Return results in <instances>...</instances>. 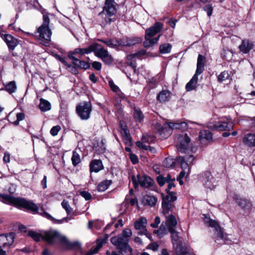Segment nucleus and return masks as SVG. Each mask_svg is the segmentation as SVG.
<instances>
[{"label": "nucleus", "mask_w": 255, "mask_h": 255, "mask_svg": "<svg viewBox=\"0 0 255 255\" xmlns=\"http://www.w3.org/2000/svg\"><path fill=\"white\" fill-rule=\"evenodd\" d=\"M113 245L119 250L120 253H126L128 251L132 252V249L128 245V240L120 236H115L111 239Z\"/></svg>", "instance_id": "0eeeda50"}, {"label": "nucleus", "mask_w": 255, "mask_h": 255, "mask_svg": "<svg viewBox=\"0 0 255 255\" xmlns=\"http://www.w3.org/2000/svg\"><path fill=\"white\" fill-rule=\"evenodd\" d=\"M194 160L192 155H186L185 156H179L177 158V162L179 163L181 168L189 169L190 165Z\"/></svg>", "instance_id": "f3484780"}, {"label": "nucleus", "mask_w": 255, "mask_h": 255, "mask_svg": "<svg viewBox=\"0 0 255 255\" xmlns=\"http://www.w3.org/2000/svg\"><path fill=\"white\" fill-rule=\"evenodd\" d=\"M103 246V241L100 240H97V246L92 248L90 251L86 254V255H93L98 253L99 250Z\"/></svg>", "instance_id": "c03bdc74"}, {"label": "nucleus", "mask_w": 255, "mask_h": 255, "mask_svg": "<svg viewBox=\"0 0 255 255\" xmlns=\"http://www.w3.org/2000/svg\"><path fill=\"white\" fill-rule=\"evenodd\" d=\"M199 180L202 182L205 188L207 189L212 190L216 186L215 179L209 171L202 173L199 177Z\"/></svg>", "instance_id": "9b49d317"}, {"label": "nucleus", "mask_w": 255, "mask_h": 255, "mask_svg": "<svg viewBox=\"0 0 255 255\" xmlns=\"http://www.w3.org/2000/svg\"><path fill=\"white\" fill-rule=\"evenodd\" d=\"M254 46V43L248 39H244L242 40L239 48L242 53L247 54L253 48Z\"/></svg>", "instance_id": "aec40b11"}, {"label": "nucleus", "mask_w": 255, "mask_h": 255, "mask_svg": "<svg viewBox=\"0 0 255 255\" xmlns=\"http://www.w3.org/2000/svg\"><path fill=\"white\" fill-rule=\"evenodd\" d=\"M90 168L91 172H98L102 170L104 167L101 160L94 159L90 162Z\"/></svg>", "instance_id": "b1692460"}, {"label": "nucleus", "mask_w": 255, "mask_h": 255, "mask_svg": "<svg viewBox=\"0 0 255 255\" xmlns=\"http://www.w3.org/2000/svg\"><path fill=\"white\" fill-rule=\"evenodd\" d=\"M198 75L199 74L195 73L190 81L187 83L186 85V90L187 91H190L196 89L197 85Z\"/></svg>", "instance_id": "7c9ffc66"}, {"label": "nucleus", "mask_w": 255, "mask_h": 255, "mask_svg": "<svg viewBox=\"0 0 255 255\" xmlns=\"http://www.w3.org/2000/svg\"><path fill=\"white\" fill-rule=\"evenodd\" d=\"M71 160L74 166H76L81 162L80 156L75 150L73 151Z\"/></svg>", "instance_id": "a18cd8bd"}, {"label": "nucleus", "mask_w": 255, "mask_h": 255, "mask_svg": "<svg viewBox=\"0 0 255 255\" xmlns=\"http://www.w3.org/2000/svg\"><path fill=\"white\" fill-rule=\"evenodd\" d=\"M76 67L72 66L71 64H69L66 66V69H68L71 73L76 75L78 73V71Z\"/></svg>", "instance_id": "bf43d9fd"}, {"label": "nucleus", "mask_w": 255, "mask_h": 255, "mask_svg": "<svg viewBox=\"0 0 255 255\" xmlns=\"http://www.w3.org/2000/svg\"><path fill=\"white\" fill-rule=\"evenodd\" d=\"M146 54V51L145 50H139V51H138L136 53H135L133 54H131V55H129L128 58H133V57H138V58H139L144 55H145Z\"/></svg>", "instance_id": "603ef678"}, {"label": "nucleus", "mask_w": 255, "mask_h": 255, "mask_svg": "<svg viewBox=\"0 0 255 255\" xmlns=\"http://www.w3.org/2000/svg\"><path fill=\"white\" fill-rule=\"evenodd\" d=\"M178 150L181 152H185L190 147V138L186 133L180 135L178 138Z\"/></svg>", "instance_id": "4468645a"}, {"label": "nucleus", "mask_w": 255, "mask_h": 255, "mask_svg": "<svg viewBox=\"0 0 255 255\" xmlns=\"http://www.w3.org/2000/svg\"><path fill=\"white\" fill-rule=\"evenodd\" d=\"M168 183V185L167 188L166 189V191L167 194V195H169V194L171 195V193H173L174 195H176V193L175 192L170 191V189L172 188L175 187V185L174 183L173 182V181L169 182Z\"/></svg>", "instance_id": "052dcab7"}, {"label": "nucleus", "mask_w": 255, "mask_h": 255, "mask_svg": "<svg viewBox=\"0 0 255 255\" xmlns=\"http://www.w3.org/2000/svg\"><path fill=\"white\" fill-rule=\"evenodd\" d=\"M165 221L164 223L166 225L168 231H173L177 224V221L174 214L164 215Z\"/></svg>", "instance_id": "a211bd4d"}, {"label": "nucleus", "mask_w": 255, "mask_h": 255, "mask_svg": "<svg viewBox=\"0 0 255 255\" xmlns=\"http://www.w3.org/2000/svg\"><path fill=\"white\" fill-rule=\"evenodd\" d=\"M17 89V86L14 81H12L4 85V90L9 94L14 93Z\"/></svg>", "instance_id": "e433bc0d"}, {"label": "nucleus", "mask_w": 255, "mask_h": 255, "mask_svg": "<svg viewBox=\"0 0 255 255\" xmlns=\"http://www.w3.org/2000/svg\"><path fill=\"white\" fill-rule=\"evenodd\" d=\"M133 116L135 121L141 123L144 119V115L139 108L134 107L133 108Z\"/></svg>", "instance_id": "473e14b6"}, {"label": "nucleus", "mask_w": 255, "mask_h": 255, "mask_svg": "<svg viewBox=\"0 0 255 255\" xmlns=\"http://www.w3.org/2000/svg\"><path fill=\"white\" fill-rule=\"evenodd\" d=\"M61 205L65 210L68 215L71 214L73 212V209L70 207L68 201L63 200L61 203Z\"/></svg>", "instance_id": "de8ad7c7"}, {"label": "nucleus", "mask_w": 255, "mask_h": 255, "mask_svg": "<svg viewBox=\"0 0 255 255\" xmlns=\"http://www.w3.org/2000/svg\"><path fill=\"white\" fill-rule=\"evenodd\" d=\"M157 85V81L156 79L152 77L151 79H149L148 82V86L150 89H153L156 87Z\"/></svg>", "instance_id": "4d7b16f0"}, {"label": "nucleus", "mask_w": 255, "mask_h": 255, "mask_svg": "<svg viewBox=\"0 0 255 255\" xmlns=\"http://www.w3.org/2000/svg\"><path fill=\"white\" fill-rule=\"evenodd\" d=\"M139 230V231L138 233V234L139 235H141V236L145 235L147 238H148L149 239L150 238L151 234L149 233H148V232L147 231L146 228Z\"/></svg>", "instance_id": "0e129e2a"}, {"label": "nucleus", "mask_w": 255, "mask_h": 255, "mask_svg": "<svg viewBox=\"0 0 255 255\" xmlns=\"http://www.w3.org/2000/svg\"><path fill=\"white\" fill-rule=\"evenodd\" d=\"M137 181L140 186L148 188L153 185V180L146 175H137Z\"/></svg>", "instance_id": "6ab92c4d"}, {"label": "nucleus", "mask_w": 255, "mask_h": 255, "mask_svg": "<svg viewBox=\"0 0 255 255\" xmlns=\"http://www.w3.org/2000/svg\"><path fill=\"white\" fill-rule=\"evenodd\" d=\"M235 202L242 209L245 210H249L252 208V203L245 198L237 197L235 199Z\"/></svg>", "instance_id": "5701e85b"}, {"label": "nucleus", "mask_w": 255, "mask_h": 255, "mask_svg": "<svg viewBox=\"0 0 255 255\" xmlns=\"http://www.w3.org/2000/svg\"><path fill=\"white\" fill-rule=\"evenodd\" d=\"M160 223V219L159 217H156L154 219V222L150 224V226L153 228H156Z\"/></svg>", "instance_id": "338daca9"}, {"label": "nucleus", "mask_w": 255, "mask_h": 255, "mask_svg": "<svg viewBox=\"0 0 255 255\" xmlns=\"http://www.w3.org/2000/svg\"><path fill=\"white\" fill-rule=\"evenodd\" d=\"M112 183V182L110 180H104L98 185L97 189L100 192H104L109 188Z\"/></svg>", "instance_id": "58836bf2"}, {"label": "nucleus", "mask_w": 255, "mask_h": 255, "mask_svg": "<svg viewBox=\"0 0 255 255\" xmlns=\"http://www.w3.org/2000/svg\"><path fill=\"white\" fill-rule=\"evenodd\" d=\"M199 137L200 140L205 139L207 140L210 141L212 139V134L208 130H203L200 131L199 133Z\"/></svg>", "instance_id": "79ce46f5"}, {"label": "nucleus", "mask_w": 255, "mask_h": 255, "mask_svg": "<svg viewBox=\"0 0 255 255\" xmlns=\"http://www.w3.org/2000/svg\"><path fill=\"white\" fill-rule=\"evenodd\" d=\"M0 197L5 203L13 205L18 208L25 209L33 213H38L55 223L61 224L64 221L66 222L71 220V218H64L62 220H56L52 217L49 214L46 212L41 208L39 209L37 206L31 201L27 200L23 198L14 197L9 195L0 194Z\"/></svg>", "instance_id": "f257e3e1"}, {"label": "nucleus", "mask_w": 255, "mask_h": 255, "mask_svg": "<svg viewBox=\"0 0 255 255\" xmlns=\"http://www.w3.org/2000/svg\"><path fill=\"white\" fill-rule=\"evenodd\" d=\"M102 60L107 65H111L114 61L112 56L108 53L102 59Z\"/></svg>", "instance_id": "3c124183"}, {"label": "nucleus", "mask_w": 255, "mask_h": 255, "mask_svg": "<svg viewBox=\"0 0 255 255\" xmlns=\"http://www.w3.org/2000/svg\"><path fill=\"white\" fill-rule=\"evenodd\" d=\"M177 200L176 195L173 193L171 195H162V209L163 215L174 214L176 211V208L174 202Z\"/></svg>", "instance_id": "20e7f679"}, {"label": "nucleus", "mask_w": 255, "mask_h": 255, "mask_svg": "<svg viewBox=\"0 0 255 255\" xmlns=\"http://www.w3.org/2000/svg\"><path fill=\"white\" fill-rule=\"evenodd\" d=\"M39 107L42 111L46 112L50 110L51 105L48 101L41 98Z\"/></svg>", "instance_id": "a19ab883"}, {"label": "nucleus", "mask_w": 255, "mask_h": 255, "mask_svg": "<svg viewBox=\"0 0 255 255\" xmlns=\"http://www.w3.org/2000/svg\"><path fill=\"white\" fill-rule=\"evenodd\" d=\"M14 238L15 234L14 233L0 235V248H3L5 250L10 249L13 245Z\"/></svg>", "instance_id": "f8f14e48"}, {"label": "nucleus", "mask_w": 255, "mask_h": 255, "mask_svg": "<svg viewBox=\"0 0 255 255\" xmlns=\"http://www.w3.org/2000/svg\"><path fill=\"white\" fill-rule=\"evenodd\" d=\"M163 24L160 22H156L154 24L147 28L145 32V39L151 38L157 33L160 32L163 28Z\"/></svg>", "instance_id": "2eb2a0df"}, {"label": "nucleus", "mask_w": 255, "mask_h": 255, "mask_svg": "<svg viewBox=\"0 0 255 255\" xmlns=\"http://www.w3.org/2000/svg\"><path fill=\"white\" fill-rule=\"evenodd\" d=\"M99 41L102 42L111 48H117L119 46V41L114 39H99Z\"/></svg>", "instance_id": "4c0bfd02"}, {"label": "nucleus", "mask_w": 255, "mask_h": 255, "mask_svg": "<svg viewBox=\"0 0 255 255\" xmlns=\"http://www.w3.org/2000/svg\"><path fill=\"white\" fill-rule=\"evenodd\" d=\"M170 92L167 90L161 91L157 96V100L161 103L168 101L170 99Z\"/></svg>", "instance_id": "2f4dec72"}, {"label": "nucleus", "mask_w": 255, "mask_h": 255, "mask_svg": "<svg viewBox=\"0 0 255 255\" xmlns=\"http://www.w3.org/2000/svg\"><path fill=\"white\" fill-rule=\"evenodd\" d=\"M157 202V198L153 196L145 195L142 199V203L146 206H153Z\"/></svg>", "instance_id": "c756f323"}, {"label": "nucleus", "mask_w": 255, "mask_h": 255, "mask_svg": "<svg viewBox=\"0 0 255 255\" xmlns=\"http://www.w3.org/2000/svg\"><path fill=\"white\" fill-rule=\"evenodd\" d=\"M92 67L96 70L100 71L102 68V64L98 61H94L92 63Z\"/></svg>", "instance_id": "69168bd1"}, {"label": "nucleus", "mask_w": 255, "mask_h": 255, "mask_svg": "<svg viewBox=\"0 0 255 255\" xmlns=\"http://www.w3.org/2000/svg\"><path fill=\"white\" fill-rule=\"evenodd\" d=\"M16 120L13 123V124L15 126H18L20 121L23 120L24 119V115L23 113H19L16 114Z\"/></svg>", "instance_id": "5fc2aeb1"}, {"label": "nucleus", "mask_w": 255, "mask_h": 255, "mask_svg": "<svg viewBox=\"0 0 255 255\" xmlns=\"http://www.w3.org/2000/svg\"><path fill=\"white\" fill-rule=\"evenodd\" d=\"M205 222L209 227L214 228L217 233V236L215 237V242H217L219 239L222 240H226V235L224 233L223 229L220 226L217 222L208 218L205 219Z\"/></svg>", "instance_id": "9d476101"}, {"label": "nucleus", "mask_w": 255, "mask_h": 255, "mask_svg": "<svg viewBox=\"0 0 255 255\" xmlns=\"http://www.w3.org/2000/svg\"><path fill=\"white\" fill-rule=\"evenodd\" d=\"M142 39L139 37H125L119 40V46L130 47L141 42Z\"/></svg>", "instance_id": "dca6fc26"}, {"label": "nucleus", "mask_w": 255, "mask_h": 255, "mask_svg": "<svg viewBox=\"0 0 255 255\" xmlns=\"http://www.w3.org/2000/svg\"><path fill=\"white\" fill-rule=\"evenodd\" d=\"M203 9L206 11L208 16L210 17L212 14L213 7L211 4H208L205 5L203 7Z\"/></svg>", "instance_id": "864d4df0"}, {"label": "nucleus", "mask_w": 255, "mask_h": 255, "mask_svg": "<svg viewBox=\"0 0 255 255\" xmlns=\"http://www.w3.org/2000/svg\"><path fill=\"white\" fill-rule=\"evenodd\" d=\"M147 224V220L144 217H141L134 223V228L138 230L145 228Z\"/></svg>", "instance_id": "72a5a7b5"}, {"label": "nucleus", "mask_w": 255, "mask_h": 255, "mask_svg": "<svg viewBox=\"0 0 255 255\" xmlns=\"http://www.w3.org/2000/svg\"><path fill=\"white\" fill-rule=\"evenodd\" d=\"M61 128L59 126H56L52 127V128L50 130V133L53 136H55L57 135L58 132L60 130Z\"/></svg>", "instance_id": "e2e57ef3"}, {"label": "nucleus", "mask_w": 255, "mask_h": 255, "mask_svg": "<svg viewBox=\"0 0 255 255\" xmlns=\"http://www.w3.org/2000/svg\"><path fill=\"white\" fill-rule=\"evenodd\" d=\"M49 23L50 22L48 21V18L44 17L42 25L37 30L39 37L44 40L41 43L46 46H49L52 35V31L49 26Z\"/></svg>", "instance_id": "39448f33"}, {"label": "nucleus", "mask_w": 255, "mask_h": 255, "mask_svg": "<svg viewBox=\"0 0 255 255\" xmlns=\"http://www.w3.org/2000/svg\"><path fill=\"white\" fill-rule=\"evenodd\" d=\"M93 149L98 154L104 153L106 150L104 140H97L94 142L93 143Z\"/></svg>", "instance_id": "bb28decb"}, {"label": "nucleus", "mask_w": 255, "mask_h": 255, "mask_svg": "<svg viewBox=\"0 0 255 255\" xmlns=\"http://www.w3.org/2000/svg\"><path fill=\"white\" fill-rule=\"evenodd\" d=\"M3 39L11 50H13L18 43L17 39L10 34L4 35Z\"/></svg>", "instance_id": "412c9836"}, {"label": "nucleus", "mask_w": 255, "mask_h": 255, "mask_svg": "<svg viewBox=\"0 0 255 255\" xmlns=\"http://www.w3.org/2000/svg\"><path fill=\"white\" fill-rule=\"evenodd\" d=\"M93 46H95V49L93 52L94 53L95 55L101 59L109 53L108 50L104 48H98L99 45L97 43H93Z\"/></svg>", "instance_id": "393cba45"}, {"label": "nucleus", "mask_w": 255, "mask_h": 255, "mask_svg": "<svg viewBox=\"0 0 255 255\" xmlns=\"http://www.w3.org/2000/svg\"><path fill=\"white\" fill-rule=\"evenodd\" d=\"M205 58L204 56L201 54H199L197 59V68L195 72L197 74L200 75L203 72L205 66Z\"/></svg>", "instance_id": "cd10ccee"}, {"label": "nucleus", "mask_w": 255, "mask_h": 255, "mask_svg": "<svg viewBox=\"0 0 255 255\" xmlns=\"http://www.w3.org/2000/svg\"><path fill=\"white\" fill-rule=\"evenodd\" d=\"M124 142L128 146H131L132 144L131 137L130 135L128 136L123 138Z\"/></svg>", "instance_id": "774afa93"}, {"label": "nucleus", "mask_w": 255, "mask_h": 255, "mask_svg": "<svg viewBox=\"0 0 255 255\" xmlns=\"http://www.w3.org/2000/svg\"><path fill=\"white\" fill-rule=\"evenodd\" d=\"M171 48V44L169 43H164L160 45L159 49L161 53L166 54L170 52Z\"/></svg>", "instance_id": "37998d69"}, {"label": "nucleus", "mask_w": 255, "mask_h": 255, "mask_svg": "<svg viewBox=\"0 0 255 255\" xmlns=\"http://www.w3.org/2000/svg\"><path fill=\"white\" fill-rule=\"evenodd\" d=\"M79 195L83 197L86 200H90L92 199L91 194L87 191H80Z\"/></svg>", "instance_id": "6e6d98bb"}, {"label": "nucleus", "mask_w": 255, "mask_h": 255, "mask_svg": "<svg viewBox=\"0 0 255 255\" xmlns=\"http://www.w3.org/2000/svg\"><path fill=\"white\" fill-rule=\"evenodd\" d=\"M27 235L36 242H39L41 239H43L50 244H54L57 240L67 249H71L76 245V243H71L65 236L55 230L45 232L43 235L33 230H30L28 232Z\"/></svg>", "instance_id": "f03ea898"}, {"label": "nucleus", "mask_w": 255, "mask_h": 255, "mask_svg": "<svg viewBox=\"0 0 255 255\" xmlns=\"http://www.w3.org/2000/svg\"><path fill=\"white\" fill-rule=\"evenodd\" d=\"M109 85L113 92L117 93L120 91L119 87L115 84L112 80H111L109 81Z\"/></svg>", "instance_id": "680f3d73"}, {"label": "nucleus", "mask_w": 255, "mask_h": 255, "mask_svg": "<svg viewBox=\"0 0 255 255\" xmlns=\"http://www.w3.org/2000/svg\"><path fill=\"white\" fill-rule=\"evenodd\" d=\"M118 4L115 0H106L103 10L99 14L101 19V25L102 27L110 24L116 20V13Z\"/></svg>", "instance_id": "7ed1b4c3"}, {"label": "nucleus", "mask_w": 255, "mask_h": 255, "mask_svg": "<svg viewBox=\"0 0 255 255\" xmlns=\"http://www.w3.org/2000/svg\"><path fill=\"white\" fill-rule=\"evenodd\" d=\"M161 36V34L159 35L157 37L153 38L151 39V38H147V39H145V41L143 42V45L145 48H149L151 47L154 44H156Z\"/></svg>", "instance_id": "ea45409f"}, {"label": "nucleus", "mask_w": 255, "mask_h": 255, "mask_svg": "<svg viewBox=\"0 0 255 255\" xmlns=\"http://www.w3.org/2000/svg\"><path fill=\"white\" fill-rule=\"evenodd\" d=\"M159 248V245L156 242L151 243L148 245L147 248L148 249L152 250L153 252H156L158 251Z\"/></svg>", "instance_id": "13d9d810"}, {"label": "nucleus", "mask_w": 255, "mask_h": 255, "mask_svg": "<svg viewBox=\"0 0 255 255\" xmlns=\"http://www.w3.org/2000/svg\"><path fill=\"white\" fill-rule=\"evenodd\" d=\"M163 165L166 168H169L174 166V162L171 158H166L163 161Z\"/></svg>", "instance_id": "8fccbe9b"}, {"label": "nucleus", "mask_w": 255, "mask_h": 255, "mask_svg": "<svg viewBox=\"0 0 255 255\" xmlns=\"http://www.w3.org/2000/svg\"><path fill=\"white\" fill-rule=\"evenodd\" d=\"M169 232L171 234L172 243L173 248L182 243L181 241L179 239L178 233L177 231H175V229L173 230V231H169Z\"/></svg>", "instance_id": "c9c22d12"}, {"label": "nucleus", "mask_w": 255, "mask_h": 255, "mask_svg": "<svg viewBox=\"0 0 255 255\" xmlns=\"http://www.w3.org/2000/svg\"><path fill=\"white\" fill-rule=\"evenodd\" d=\"M243 142L248 146L255 147V134H246L243 138Z\"/></svg>", "instance_id": "c85d7f7f"}, {"label": "nucleus", "mask_w": 255, "mask_h": 255, "mask_svg": "<svg viewBox=\"0 0 255 255\" xmlns=\"http://www.w3.org/2000/svg\"><path fill=\"white\" fill-rule=\"evenodd\" d=\"M166 227V225L163 222L160 226L159 229L154 230L153 233L156 234L159 238H162L167 234V228Z\"/></svg>", "instance_id": "f704fd0d"}, {"label": "nucleus", "mask_w": 255, "mask_h": 255, "mask_svg": "<svg viewBox=\"0 0 255 255\" xmlns=\"http://www.w3.org/2000/svg\"><path fill=\"white\" fill-rule=\"evenodd\" d=\"M94 47L95 46H93V44H92L87 48H77L75 49L73 51H69L68 53L67 56L69 58H71L72 56L75 57V55H78V57L81 58L84 55L91 53L93 51H94Z\"/></svg>", "instance_id": "ddd939ff"}, {"label": "nucleus", "mask_w": 255, "mask_h": 255, "mask_svg": "<svg viewBox=\"0 0 255 255\" xmlns=\"http://www.w3.org/2000/svg\"><path fill=\"white\" fill-rule=\"evenodd\" d=\"M234 124L231 118H227L226 121H219L208 123L207 127L209 129H216L220 131H230L233 128Z\"/></svg>", "instance_id": "6e6552de"}, {"label": "nucleus", "mask_w": 255, "mask_h": 255, "mask_svg": "<svg viewBox=\"0 0 255 255\" xmlns=\"http://www.w3.org/2000/svg\"><path fill=\"white\" fill-rule=\"evenodd\" d=\"M119 235L129 240V238L132 236V232L131 230L129 229H126L124 230L122 233Z\"/></svg>", "instance_id": "09e8293b"}, {"label": "nucleus", "mask_w": 255, "mask_h": 255, "mask_svg": "<svg viewBox=\"0 0 255 255\" xmlns=\"http://www.w3.org/2000/svg\"><path fill=\"white\" fill-rule=\"evenodd\" d=\"M176 255H195L190 254L189 250L185 246H183L182 243L173 248Z\"/></svg>", "instance_id": "a878e982"}, {"label": "nucleus", "mask_w": 255, "mask_h": 255, "mask_svg": "<svg viewBox=\"0 0 255 255\" xmlns=\"http://www.w3.org/2000/svg\"><path fill=\"white\" fill-rule=\"evenodd\" d=\"M69 59L71 60L72 64L78 68L87 70L90 67V65L89 62L80 60L76 57L72 56V58Z\"/></svg>", "instance_id": "4be33fe9"}, {"label": "nucleus", "mask_w": 255, "mask_h": 255, "mask_svg": "<svg viewBox=\"0 0 255 255\" xmlns=\"http://www.w3.org/2000/svg\"><path fill=\"white\" fill-rule=\"evenodd\" d=\"M76 110L78 115L82 120H88L92 110L91 103L90 102L81 103L77 106Z\"/></svg>", "instance_id": "1a4fd4ad"}, {"label": "nucleus", "mask_w": 255, "mask_h": 255, "mask_svg": "<svg viewBox=\"0 0 255 255\" xmlns=\"http://www.w3.org/2000/svg\"><path fill=\"white\" fill-rule=\"evenodd\" d=\"M187 124L185 122L180 123H169L165 124L163 127L159 129L158 132L161 135L163 134V135H162L163 137L166 138L170 135L173 129L184 130L187 129Z\"/></svg>", "instance_id": "423d86ee"}, {"label": "nucleus", "mask_w": 255, "mask_h": 255, "mask_svg": "<svg viewBox=\"0 0 255 255\" xmlns=\"http://www.w3.org/2000/svg\"><path fill=\"white\" fill-rule=\"evenodd\" d=\"M230 75L228 71H224L222 72L218 76V81L221 83L225 81L226 80L229 79Z\"/></svg>", "instance_id": "49530a36"}]
</instances>
